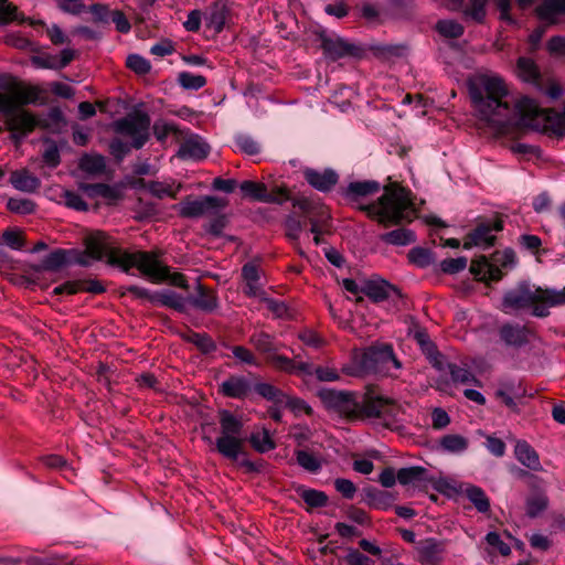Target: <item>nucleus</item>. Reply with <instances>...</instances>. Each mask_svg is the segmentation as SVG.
Masks as SVG:
<instances>
[{"label": "nucleus", "instance_id": "4468645a", "mask_svg": "<svg viewBox=\"0 0 565 565\" xmlns=\"http://www.w3.org/2000/svg\"><path fill=\"white\" fill-rule=\"evenodd\" d=\"M2 115L6 117L7 128L11 131V137L15 142H20L39 125L35 116L20 108Z\"/></svg>", "mask_w": 565, "mask_h": 565}, {"label": "nucleus", "instance_id": "de8ad7c7", "mask_svg": "<svg viewBox=\"0 0 565 565\" xmlns=\"http://www.w3.org/2000/svg\"><path fill=\"white\" fill-rule=\"evenodd\" d=\"M178 82L184 89L191 90H198L206 84L204 76L190 72H181L178 76Z\"/></svg>", "mask_w": 565, "mask_h": 565}, {"label": "nucleus", "instance_id": "c9c22d12", "mask_svg": "<svg viewBox=\"0 0 565 565\" xmlns=\"http://www.w3.org/2000/svg\"><path fill=\"white\" fill-rule=\"evenodd\" d=\"M382 241L396 246H406L416 241V235L411 230L397 228L383 234Z\"/></svg>", "mask_w": 565, "mask_h": 565}, {"label": "nucleus", "instance_id": "393cba45", "mask_svg": "<svg viewBox=\"0 0 565 565\" xmlns=\"http://www.w3.org/2000/svg\"><path fill=\"white\" fill-rule=\"evenodd\" d=\"M151 301L161 306L170 307L179 311H184L186 308V299L178 292L164 289L153 292Z\"/></svg>", "mask_w": 565, "mask_h": 565}, {"label": "nucleus", "instance_id": "680f3d73", "mask_svg": "<svg viewBox=\"0 0 565 565\" xmlns=\"http://www.w3.org/2000/svg\"><path fill=\"white\" fill-rule=\"evenodd\" d=\"M486 541L490 546L497 548L503 556L511 553L510 546L501 540V536L497 532H489L486 535Z\"/></svg>", "mask_w": 565, "mask_h": 565}, {"label": "nucleus", "instance_id": "a19ab883", "mask_svg": "<svg viewBox=\"0 0 565 565\" xmlns=\"http://www.w3.org/2000/svg\"><path fill=\"white\" fill-rule=\"evenodd\" d=\"M255 391L265 399L273 402L277 407H279L285 395V392L269 383H257Z\"/></svg>", "mask_w": 565, "mask_h": 565}, {"label": "nucleus", "instance_id": "f3484780", "mask_svg": "<svg viewBox=\"0 0 565 565\" xmlns=\"http://www.w3.org/2000/svg\"><path fill=\"white\" fill-rule=\"evenodd\" d=\"M303 175L307 182L312 188L321 192L330 191L339 180L337 172L333 171L332 169H324L323 171H318L308 168L303 171Z\"/></svg>", "mask_w": 565, "mask_h": 565}, {"label": "nucleus", "instance_id": "6ab92c4d", "mask_svg": "<svg viewBox=\"0 0 565 565\" xmlns=\"http://www.w3.org/2000/svg\"><path fill=\"white\" fill-rule=\"evenodd\" d=\"M500 227H492L489 224L478 225L468 236V241L465 242L463 248L468 249L471 246H478L482 248H489L494 244L495 235L494 232L499 231Z\"/></svg>", "mask_w": 565, "mask_h": 565}, {"label": "nucleus", "instance_id": "774afa93", "mask_svg": "<svg viewBox=\"0 0 565 565\" xmlns=\"http://www.w3.org/2000/svg\"><path fill=\"white\" fill-rule=\"evenodd\" d=\"M110 21L115 23L117 31L120 33H128L131 29L129 21L119 10L111 11Z\"/></svg>", "mask_w": 565, "mask_h": 565}, {"label": "nucleus", "instance_id": "f8f14e48", "mask_svg": "<svg viewBox=\"0 0 565 565\" xmlns=\"http://www.w3.org/2000/svg\"><path fill=\"white\" fill-rule=\"evenodd\" d=\"M321 47L327 58L337 61L343 57L361 58L364 54L362 46L340 36L321 38Z\"/></svg>", "mask_w": 565, "mask_h": 565}, {"label": "nucleus", "instance_id": "20e7f679", "mask_svg": "<svg viewBox=\"0 0 565 565\" xmlns=\"http://www.w3.org/2000/svg\"><path fill=\"white\" fill-rule=\"evenodd\" d=\"M565 302V289H542L522 282L505 292L502 300V310L505 313L529 312L535 317L548 315V308Z\"/></svg>", "mask_w": 565, "mask_h": 565}, {"label": "nucleus", "instance_id": "9b49d317", "mask_svg": "<svg viewBox=\"0 0 565 565\" xmlns=\"http://www.w3.org/2000/svg\"><path fill=\"white\" fill-rule=\"evenodd\" d=\"M226 205L224 199L217 196H202L192 199L188 196L185 200L175 204L173 209L178 211L179 215L186 218H196L206 214L216 213Z\"/></svg>", "mask_w": 565, "mask_h": 565}, {"label": "nucleus", "instance_id": "7c9ffc66", "mask_svg": "<svg viewBox=\"0 0 565 565\" xmlns=\"http://www.w3.org/2000/svg\"><path fill=\"white\" fill-rule=\"evenodd\" d=\"M548 507L547 495L542 491H533L525 501L526 515L536 518L541 515Z\"/></svg>", "mask_w": 565, "mask_h": 565}, {"label": "nucleus", "instance_id": "5fc2aeb1", "mask_svg": "<svg viewBox=\"0 0 565 565\" xmlns=\"http://www.w3.org/2000/svg\"><path fill=\"white\" fill-rule=\"evenodd\" d=\"M468 260L460 256L457 258H446L440 263V269L446 274H457L467 267Z\"/></svg>", "mask_w": 565, "mask_h": 565}, {"label": "nucleus", "instance_id": "e2e57ef3", "mask_svg": "<svg viewBox=\"0 0 565 565\" xmlns=\"http://www.w3.org/2000/svg\"><path fill=\"white\" fill-rule=\"evenodd\" d=\"M334 487L345 499H352L356 492L354 483L344 478H338L334 481Z\"/></svg>", "mask_w": 565, "mask_h": 565}, {"label": "nucleus", "instance_id": "c03bdc74", "mask_svg": "<svg viewBox=\"0 0 565 565\" xmlns=\"http://www.w3.org/2000/svg\"><path fill=\"white\" fill-rule=\"evenodd\" d=\"M194 307L205 312H212L217 308V299L211 292L199 290L198 295L191 299Z\"/></svg>", "mask_w": 565, "mask_h": 565}, {"label": "nucleus", "instance_id": "b1692460", "mask_svg": "<svg viewBox=\"0 0 565 565\" xmlns=\"http://www.w3.org/2000/svg\"><path fill=\"white\" fill-rule=\"evenodd\" d=\"M515 458L531 470L541 469V462L535 449L525 440H518L514 447Z\"/></svg>", "mask_w": 565, "mask_h": 565}, {"label": "nucleus", "instance_id": "4d7b16f0", "mask_svg": "<svg viewBox=\"0 0 565 565\" xmlns=\"http://www.w3.org/2000/svg\"><path fill=\"white\" fill-rule=\"evenodd\" d=\"M31 64L36 68L58 70L57 55H35L31 57Z\"/></svg>", "mask_w": 565, "mask_h": 565}, {"label": "nucleus", "instance_id": "0e129e2a", "mask_svg": "<svg viewBox=\"0 0 565 565\" xmlns=\"http://www.w3.org/2000/svg\"><path fill=\"white\" fill-rule=\"evenodd\" d=\"M225 24V14L222 9H214L207 17V25L215 32H221Z\"/></svg>", "mask_w": 565, "mask_h": 565}, {"label": "nucleus", "instance_id": "864d4df0", "mask_svg": "<svg viewBox=\"0 0 565 565\" xmlns=\"http://www.w3.org/2000/svg\"><path fill=\"white\" fill-rule=\"evenodd\" d=\"M296 458L298 465L310 472H316L321 467L320 461L308 451L298 450L296 452Z\"/></svg>", "mask_w": 565, "mask_h": 565}, {"label": "nucleus", "instance_id": "9d476101", "mask_svg": "<svg viewBox=\"0 0 565 565\" xmlns=\"http://www.w3.org/2000/svg\"><path fill=\"white\" fill-rule=\"evenodd\" d=\"M318 396L329 412L349 420H354V417H356L358 398L354 393L322 388Z\"/></svg>", "mask_w": 565, "mask_h": 565}, {"label": "nucleus", "instance_id": "2f4dec72", "mask_svg": "<svg viewBox=\"0 0 565 565\" xmlns=\"http://www.w3.org/2000/svg\"><path fill=\"white\" fill-rule=\"evenodd\" d=\"M249 443L252 447L259 454L268 452L276 447L269 430L266 428L253 431L249 436Z\"/></svg>", "mask_w": 565, "mask_h": 565}, {"label": "nucleus", "instance_id": "4c0bfd02", "mask_svg": "<svg viewBox=\"0 0 565 565\" xmlns=\"http://www.w3.org/2000/svg\"><path fill=\"white\" fill-rule=\"evenodd\" d=\"M148 191L158 199L163 198H175L180 185L174 186L173 183H167V182H159V181H151L147 185Z\"/></svg>", "mask_w": 565, "mask_h": 565}, {"label": "nucleus", "instance_id": "603ef678", "mask_svg": "<svg viewBox=\"0 0 565 565\" xmlns=\"http://www.w3.org/2000/svg\"><path fill=\"white\" fill-rule=\"evenodd\" d=\"M407 46L404 44H388L376 49V54L383 58L403 57L407 54Z\"/></svg>", "mask_w": 565, "mask_h": 565}, {"label": "nucleus", "instance_id": "6e6d98bb", "mask_svg": "<svg viewBox=\"0 0 565 565\" xmlns=\"http://www.w3.org/2000/svg\"><path fill=\"white\" fill-rule=\"evenodd\" d=\"M344 563L345 565H375V562L372 558L353 547L348 548L344 556Z\"/></svg>", "mask_w": 565, "mask_h": 565}, {"label": "nucleus", "instance_id": "c85d7f7f", "mask_svg": "<svg viewBox=\"0 0 565 565\" xmlns=\"http://www.w3.org/2000/svg\"><path fill=\"white\" fill-rule=\"evenodd\" d=\"M242 276L246 282V294L249 296H258L262 292L259 282V270L256 264L247 263L242 268Z\"/></svg>", "mask_w": 565, "mask_h": 565}, {"label": "nucleus", "instance_id": "a18cd8bd", "mask_svg": "<svg viewBox=\"0 0 565 565\" xmlns=\"http://www.w3.org/2000/svg\"><path fill=\"white\" fill-rule=\"evenodd\" d=\"M436 30L439 34L446 38L456 39L462 35L463 28L455 20L446 19L440 20L436 24Z\"/></svg>", "mask_w": 565, "mask_h": 565}, {"label": "nucleus", "instance_id": "cd10ccee", "mask_svg": "<svg viewBox=\"0 0 565 565\" xmlns=\"http://www.w3.org/2000/svg\"><path fill=\"white\" fill-rule=\"evenodd\" d=\"M518 75L519 77L526 83L533 84L534 86L541 88L540 86V71L537 65L527 57H520L518 60Z\"/></svg>", "mask_w": 565, "mask_h": 565}, {"label": "nucleus", "instance_id": "052dcab7", "mask_svg": "<svg viewBox=\"0 0 565 565\" xmlns=\"http://www.w3.org/2000/svg\"><path fill=\"white\" fill-rule=\"evenodd\" d=\"M302 499L310 507H323L328 500L327 495L318 490H305Z\"/></svg>", "mask_w": 565, "mask_h": 565}, {"label": "nucleus", "instance_id": "412c9836", "mask_svg": "<svg viewBox=\"0 0 565 565\" xmlns=\"http://www.w3.org/2000/svg\"><path fill=\"white\" fill-rule=\"evenodd\" d=\"M470 271L472 275L481 281H495L501 279V269L490 263L487 257L480 256L471 262Z\"/></svg>", "mask_w": 565, "mask_h": 565}, {"label": "nucleus", "instance_id": "79ce46f5", "mask_svg": "<svg viewBox=\"0 0 565 565\" xmlns=\"http://www.w3.org/2000/svg\"><path fill=\"white\" fill-rule=\"evenodd\" d=\"M408 260L417 267L426 268L434 262V257L431 252L427 248L413 247L408 252Z\"/></svg>", "mask_w": 565, "mask_h": 565}, {"label": "nucleus", "instance_id": "bf43d9fd", "mask_svg": "<svg viewBox=\"0 0 565 565\" xmlns=\"http://www.w3.org/2000/svg\"><path fill=\"white\" fill-rule=\"evenodd\" d=\"M328 217V213L326 211H321L320 218H310V231L315 234L313 241L316 245L320 244V235L326 231V221Z\"/></svg>", "mask_w": 565, "mask_h": 565}, {"label": "nucleus", "instance_id": "7ed1b4c3", "mask_svg": "<svg viewBox=\"0 0 565 565\" xmlns=\"http://www.w3.org/2000/svg\"><path fill=\"white\" fill-rule=\"evenodd\" d=\"M379 191L380 183L376 181H356L348 185L345 198L358 209L365 211L367 216L385 226L411 221L414 217L415 209L411 191L396 183L386 186L376 202L362 203L365 196Z\"/></svg>", "mask_w": 565, "mask_h": 565}, {"label": "nucleus", "instance_id": "37998d69", "mask_svg": "<svg viewBox=\"0 0 565 565\" xmlns=\"http://www.w3.org/2000/svg\"><path fill=\"white\" fill-rule=\"evenodd\" d=\"M12 21L23 22L24 18L11 2L0 0V25L8 24Z\"/></svg>", "mask_w": 565, "mask_h": 565}, {"label": "nucleus", "instance_id": "f03ea898", "mask_svg": "<svg viewBox=\"0 0 565 565\" xmlns=\"http://www.w3.org/2000/svg\"><path fill=\"white\" fill-rule=\"evenodd\" d=\"M85 250L55 249L47 254L43 262V268L56 271L67 264L74 263L89 266L95 260L105 259L108 264L118 266L128 271L136 267L151 281L159 282L168 278V267L159 259L154 252L129 253L118 247L114 238L104 232H94L86 237Z\"/></svg>", "mask_w": 565, "mask_h": 565}, {"label": "nucleus", "instance_id": "58836bf2", "mask_svg": "<svg viewBox=\"0 0 565 565\" xmlns=\"http://www.w3.org/2000/svg\"><path fill=\"white\" fill-rule=\"evenodd\" d=\"M78 189L88 198L94 199L97 196L110 199L114 196V189L104 183H79Z\"/></svg>", "mask_w": 565, "mask_h": 565}, {"label": "nucleus", "instance_id": "0eeeda50", "mask_svg": "<svg viewBox=\"0 0 565 565\" xmlns=\"http://www.w3.org/2000/svg\"><path fill=\"white\" fill-rule=\"evenodd\" d=\"M0 114H9L23 105L40 100L42 89L33 85H22L14 77L0 75Z\"/></svg>", "mask_w": 565, "mask_h": 565}, {"label": "nucleus", "instance_id": "49530a36", "mask_svg": "<svg viewBox=\"0 0 565 565\" xmlns=\"http://www.w3.org/2000/svg\"><path fill=\"white\" fill-rule=\"evenodd\" d=\"M7 207L13 213L28 215L35 211L36 204L30 199L11 198L8 200Z\"/></svg>", "mask_w": 565, "mask_h": 565}, {"label": "nucleus", "instance_id": "39448f33", "mask_svg": "<svg viewBox=\"0 0 565 565\" xmlns=\"http://www.w3.org/2000/svg\"><path fill=\"white\" fill-rule=\"evenodd\" d=\"M401 362L396 359L391 345L370 347L354 350L349 363L342 366L347 375L360 377L367 374H388L392 370H399Z\"/></svg>", "mask_w": 565, "mask_h": 565}, {"label": "nucleus", "instance_id": "4be33fe9", "mask_svg": "<svg viewBox=\"0 0 565 565\" xmlns=\"http://www.w3.org/2000/svg\"><path fill=\"white\" fill-rule=\"evenodd\" d=\"M250 390V382L244 376H231L220 385V392L231 398H244Z\"/></svg>", "mask_w": 565, "mask_h": 565}, {"label": "nucleus", "instance_id": "dca6fc26", "mask_svg": "<svg viewBox=\"0 0 565 565\" xmlns=\"http://www.w3.org/2000/svg\"><path fill=\"white\" fill-rule=\"evenodd\" d=\"M361 291L375 302L384 301L392 296L401 297V291L397 287L380 277L366 280Z\"/></svg>", "mask_w": 565, "mask_h": 565}, {"label": "nucleus", "instance_id": "f704fd0d", "mask_svg": "<svg viewBox=\"0 0 565 565\" xmlns=\"http://www.w3.org/2000/svg\"><path fill=\"white\" fill-rule=\"evenodd\" d=\"M465 494L478 512L487 513L490 510V500L480 487L468 486Z\"/></svg>", "mask_w": 565, "mask_h": 565}, {"label": "nucleus", "instance_id": "473e14b6", "mask_svg": "<svg viewBox=\"0 0 565 565\" xmlns=\"http://www.w3.org/2000/svg\"><path fill=\"white\" fill-rule=\"evenodd\" d=\"M447 370L450 374L451 381L456 384L477 385V386L480 385V381L466 366H460L458 364L448 363Z\"/></svg>", "mask_w": 565, "mask_h": 565}, {"label": "nucleus", "instance_id": "09e8293b", "mask_svg": "<svg viewBox=\"0 0 565 565\" xmlns=\"http://www.w3.org/2000/svg\"><path fill=\"white\" fill-rule=\"evenodd\" d=\"M279 407H288L290 411H292L296 414H300V413L310 414L311 413V407L303 399L291 396L287 393H285Z\"/></svg>", "mask_w": 565, "mask_h": 565}, {"label": "nucleus", "instance_id": "423d86ee", "mask_svg": "<svg viewBox=\"0 0 565 565\" xmlns=\"http://www.w3.org/2000/svg\"><path fill=\"white\" fill-rule=\"evenodd\" d=\"M218 415L221 433L215 447L224 458L236 461L244 454L243 422L227 409L220 411Z\"/></svg>", "mask_w": 565, "mask_h": 565}, {"label": "nucleus", "instance_id": "1a4fd4ad", "mask_svg": "<svg viewBox=\"0 0 565 565\" xmlns=\"http://www.w3.org/2000/svg\"><path fill=\"white\" fill-rule=\"evenodd\" d=\"M150 117L146 113H132L113 124L114 131L131 138V147L140 149L149 139Z\"/></svg>", "mask_w": 565, "mask_h": 565}, {"label": "nucleus", "instance_id": "bb28decb", "mask_svg": "<svg viewBox=\"0 0 565 565\" xmlns=\"http://www.w3.org/2000/svg\"><path fill=\"white\" fill-rule=\"evenodd\" d=\"M563 12H565V0H544L536 8L539 19L548 24L554 23L556 17Z\"/></svg>", "mask_w": 565, "mask_h": 565}, {"label": "nucleus", "instance_id": "2eb2a0df", "mask_svg": "<svg viewBox=\"0 0 565 565\" xmlns=\"http://www.w3.org/2000/svg\"><path fill=\"white\" fill-rule=\"evenodd\" d=\"M416 554L420 564L437 565L444 558L445 543L435 537H428L416 544Z\"/></svg>", "mask_w": 565, "mask_h": 565}, {"label": "nucleus", "instance_id": "13d9d810", "mask_svg": "<svg viewBox=\"0 0 565 565\" xmlns=\"http://www.w3.org/2000/svg\"><path fill=\"white\" fill-rule=\"evenodd\" d=\"M236 145L242 152L248 156L257 154L260 151L258 142L249 136H238L236 138Z\"/></svg>", "mask_w": 565, "mask_h": 565}, {"label": "nucleus", "instance_id": "72a5a7b5", "mask_svg": "<svg viewBox=\"0 0 565 565\" xmlns=\"http://www.w3.org/2000/svg\"><path fill=\"white\" fill-rule=\"evenodd\" d=\"M500 335L508 345L520 347L526 342V329L523 327L505 324L501 328Z\"/></svg>", "mask_w": 565, "mask_h": 565}, {"label": "nucleus", "instance_id": "a211bd4d", "mask_svg": "<svg viewBox=\"0 0 565 565\" xmlns=\"http://www.w3.org/2000/svg\"><path fill=\"white\" fill-rule=\"evenodd\" d=\"M210 152V146L198 136L184 140L178 151L181 159L202 160Z\"/></svg>", "mask_w": 565, "mask_h": 565}, {"label": "nucleus", "instance_id": "c756f323", "mask_svg": "<svg viewBox=\"0 0 565 565\" xmlns=\"http://www.w3.org/2000/svg\"><path fill=\"white\" fill-rule=\"evenodd\" d=\"M78 166L82 171L97 175L105 172L106 159L98 153H86L79 159Z\"/></svg>", "mask_w": 565, "mask_h": 565}, {"label": "nucleus", "instance_id": "338daca9", "mask_svg": "<svg viewBox=\"0 0 565 565\" xmlns=\"http://www.w3.org/2000/svg\"><path fill=\"white\" fill-rule=\"evenodd\" d=\"M232 353L235 359L241 361L242 363L249 365H257L256 359L254 354L246 348L237 345L232 349Z\"/></svg>", "mask_w": 565, "mask_h": 565}, {"label": "nucleus", "instance_id": "3c124183", "mask_svg": "<svg viewBox=\"0 0 565 565\" xmlns=\"http://www.w3.org/2000/svg\"><path fill=\"white\" fill-rule=\"evenodd\" d=\"M126 65L128 68L140 75H145L151 70L149 61L139 54L128 55Z\"/></svg>", "mask_w": 565, "mask_h": 565}, {"label": "nucleus", "instance_id": "6e6552de", "mask_svg": "<svg viewBox=\"0 0 565 565\" xmlns=\"http://www.w3.org/2000/svg\"><path fill=\"white\" fill-rule=\"evenodd\" d=\"M356 417L354 420L381 419L388 425L398 413L397 405L390 398L366 393L361 399H358Z\"/></svg>", "mask_w": 565, "mask_h": 565}, {"label": "nucleus", "instance_id": "e433bc0d", "mask_svg": "<svg viewBox=\"0 0 565 565\" xmlns=\"http://www.w3.org/2000/svg\"><path fill=\"white\" fill-rule=\"evenodd\" d=\"M250 343L262 353L274 354L278 352L280 345L275 341V339L265 332H257L250 337Z\"/></svg>", "mask_w": 565, "mask_h": 565}, {"label": "nucleus", "instance_id": "ea45409f", "mask_svg": "<svg viewBox=\"0 0 565 565\" xmlns=\"http://www.w3.org/2000/svg\"><path fill=\"white\" fill-rule=\"evenodd\" d=\"M440 446L448 452L460 454L468 448V440L460 435L451 434L440 439Z\"/></svg>", "mask_w": 565, "mask_h": 565}, {"label": "nucleus", "instance_id": "a878e982", "mask_svg": "<svg viewBox=\"0 0 565 565\" xmlns=\"http://www.w3.org/2000/svg\"><path fill=\"white\" fill-rule=\"evenodd\" d=\"M397 481L403 486L422 484L428 481V471L419 466L401 468L397 471Z\"/></svg>", "mask_w": 565, "mask_h": 565}, {"label": "nucleus", "instance_id": "69168bd1", "mask_svg": "<svg viewBox=\"0 0 565 565\" xmlns=\"http://www.w3.org/2000/svg\"><path fill=\"white\" fill-rule=\"evenodd\" d=\"M43 161L51 168H55L60 164V151L55 143H51L45 148Z\"/></svg>", "mask_w": 565, "mask_h": 565}, {"label": "nucleus", "instance_id": "ddd939ff", "mask_svg": "<svg viewBox=\"0 0 565 565\" xmlns=\"http://www.w3.org/2000/svg\"><path fill=\"white\" fill-rule=\"evenodd\" d=\"M239 189L244 196L258 202L282 204L289 199L286 189L278 186L269 193L266 184L260 182L243 181Z\"/></svg>", "mask_w": 565, "mask_h": 565}, {"label": "nucleus", "instance_id": "8fccbe9b", "mask_svg": "<svg viewBox=\"0 0 565 565\" xmlns=\"http://www.w3.org/2000/svg\"><path fill=\"white\" fill-rule=\"evenodd\" d=\"M61 199L67 207L73 209L75 211H86L88 209L87 203L77 192L71 190H63Z\"/></svg>", "mask_w": 565, "mask_h": 565}, {"label": "nucleus", "instance_id": "f257e3e1", "mask_svg": "<svg viewBox=\"0 0 565 565\" xmlns=\"http://www.w3.org/2000/svg\"><path fill=\"white\" fill-rule=\"evenodd\" d=\"M468 89L478 117L499 130L514 126L533 130L553 129L563 135L562 127L554 128L552 113L541 108L534 99L508 100V87L498 75L478 74L468 81Z\"/></svg>", "mask_w": 565, "mask_h": 565}, {"label": "nucleus", "instance_id": "aec40b11", "mask_svg": "<svg viewBox=\"0 0 565 565\" xmlns=\"http://www.w3.org/2000/svg\"><path fill=\"white\" fill-rule=\"evenodd\" d=\"M9 182L15 190L24 193H34L41 186V180L28 169L12 171Z\"/></svg>", "mask_w": 565, "mask_h": 565}, {"label": "nucleus", "instance_id": "5701e85b", "mask_svg": "<svg viewBox=\"0 0 565 565\" xmlns=\"http://www.w3.org/2000/svg\"><path fill=\"white\" fill-rule=\"evenodd\" d=\"M268 361L279 371L294 374H311L312 365L308 362L296 363L292 359L275 352L268 356Z\"/></svg>", "mask_w": 565, "mask_h": 565}]
</instances>
